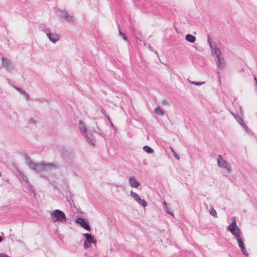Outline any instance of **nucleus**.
<instances>
[{"instance_id": "1", "label": "nucleus", "mask_w": 257, "mask_h": 257, "mask_svg": "<svg viewBox=\"0 0 257 257\" xmlns=\"http://www.w3.org/2000/svg\"><path fill=\"white\" fill-rule=\"evenodd\" d=\"M25 162L26 164L29 166V167L32 170L35 171L36 172H39L40 171H45L48 169L49 167H52L56 168L57 165L54 163H35L33 162L30 157L27 155H25Z\"/></svg>"}, {"instance_id": "2", "label": "nucleus", "mask_w": 257, "mask_h": 257, "mask_svg": "<svg viewBox=\"0 0 257 257\" xmlns=\"http://www.w3.org/2000/svg\"><path fill=\"white\" fill-rule=\"evenodd\" d=\"M50 216L54 222L62 223L66 222L67 218L64 212L59 209H55L50 213Z\"/></svg>"}, {"instance_id": "3", "label": "nucleus", "mask_w": 257, "mask_h": 257, "mask_svg": "<svg viewBox=\"0 0 257 257\" xmlns=\"http://www.w3.org/2000/svg\"><path fill=\"white\" fill-rule=\"evenodd\" d=\"M227 230L229 231L234 236L236 239L240 238L239 235L240 229L236 225L235 218L234 217H232V222L227 227Z\"/></svg>"}, {"instance_id": "4", "label": "nucleus", "mask_w": 257, "mask_h": 257, "mask_svg": "<svg viewBox=\"0 0 257 257\" xmlns=\"http://www.w3.org/2000/svg\"><path fill=\"white\" fill-rule=\"evenodd\" d=\"M83 235L85 237V239L84 242V248H88L89 247V245L92 243H94L96 246V239H94L91 233H85L83 234Z\"/></svg>"}, {"instance_id": "5", "label": "nucleus", "mask_w": 257, "mask_h": 257, "mask_svg": "<svg viewBox=\"0 0 257 257\" xmlns=\"http://www.w3.org/2000/svg\"><path fill=\"white\" fill-rule=\"evenodd\" d=\"M217 164L219 167L226 169L228 172L231 171V167L229 164L223 159L221 155H218L217 158Z\"/></svg>"}, {"instance_id": "6", "label": "nucleus", "mask_w": 257, "mask_h": 257, "mask_svg": "<svg viewBox=\"0 0 257 257\" xmlns=\"http://www.w3.org/2000/svg\"><path fill=\"white\" fill-rule=\"evenodd\" d=\"M130 194L131 197L142 206L146 207L148 206L147 201L144 199H141L137 193L132 190L130 192Z\"/></svg>"}, {"instance_id": "7", "label": "nucleus", "mask_w": 257, "mask_h": 257, "mask_svg": "<svg viewBox=\"0 0 257 257\" xmlns=\"http://www.w3.org/2000/svg\"><path fill=\"white\" fill-rule=\"evenodd\" d=\"M58 16L61 19H63L66 21L69 22H74L75 20L66 11H59L57 13Z\"/></svg>"}, {"instance_id": "8", "label": "nucleus", "mask_w": 257, "mask_h": 257, "mask_svg": "<svg viewBox=\"0 0 257 257\" xmlns=\"http://www.w3.org/2000/svg\"><path fill=\"white\" fill-rule=\"evenodd\" d=\"M76 222L87 231L90 230V226L87 220L84 218L78 217L76 219Z\"/></svg>"}, {"instance_id": "9", "label": "nucleus", "mask_w": 257, "mask_h": 257, "mask_svg": "<svg viewBox=\"0 0 257 257\" xmlns=\"http://www.w3.org/2000/svg\"><path fill=\"white\" fill-rule=\"evenodd\" d=\"M82 134L85 138L88 143L92 146H94V141L93 139L92 135L90 131H88L85 127H84Z\"/></svg>"}, {"instance_id": "10", "label": "nucleus", "mask_w": 257, "mask_h": 257, "mask_svg": "<svg viewBox=\"0 0 257 257\" xmlns=\"http://www.w3.org/2000/svg\"><path fill=\"white\" fill-rule=\"evenodd\" d=\"M2 64L8 71H11L14 68L11 61L5 57L2 58Z\"/></svg>"}, {"instance_id": "11", "label": "nucleus", "mask_w": 257, "mask_h": 257, "mask_svg": "<svg viewBox=\"0 0 257 257\" xmlns=\"http://www.w3.org/2000/svg\"><path fill=\"white\" fill-rule=\"evenodd\" d=\"M46 35L49 40L53 43H55L59 40V35L55 33L48 32Z\"/></svg>"}, {"instance_id": "12", "label": "nucleus", "mask_w": 257, "mask_h": 257, "mask_svg": "<svg viewBox=\"0 0 257 257\" xmlns=\"http://www.w3.org/2000/svg\"><path fill=\"white\" fill-rule=\"evenodd\" d=\"M128 182L130 185L134 188H138L140 185V183L138 181L135 176L130 177Z\"/></svg>"}, {"instance_id": "13", "label": "nucleus", "mask_w": 257, "mask_h": 257, "mask_svg": "<svg viewBox=\"0 0 257 257\" xmlns=\"http://www.w3.org/2000/svg\"><path fill=\"white\" fill-rule=\"evenodd\" d=\"M236 240L237 241L238 246L240 248L242 254L245 256H247L248 254L245 249L242 239L240 237L239 239H237Z\"/></svg>"}, {"instance_id": "14", "label": "nucleus", "mask_w": 257, "mask_h": 257, "mask_svg": "<svg viewBox=\"0 0 257 257\" xmlns=\"http://www.w3.org/2000/svg\"><path fill=\"white\" fill-rule=\"evenodd\" d=\"M18 174L21 179L27 183V184L29 186L30 189H32L33 188V186L31 185L27 176H26L23 172L20 171H18Z\"/></svg>"}, {"instance_id": "15", "label": "nucleus", "mask_w": 257, "mask_h": 257, "mask_svg": "<svg viewBox=\"0 0 257 257\" xmlns=\"http://www.w3.org/2000/svg\"><path fill=\"white\" fill-rule=\"evenodd\" d=\"M217 67L219 70L222 69L224 66V60L222 57L220 56L217 58Z\"/></svg>"}, {"instance_id": "16", "label": "nucleus", "mask_w": 257, "mask_h": 257, "mask_svg": "<svg viewBox=\"0 0 257 257\" xmlns=\"http://www.w3.org/2000/svg\"><path fill=\"white\" fill-rule=\"evenodd\" d=\"M236 120L238 123L242 126V127L245 130L246 132H247L248 127L246 124L244 122L243 120L239 116L235 117Z\"/></svg>"}, {"instance_id": "17", "label": "nucleus", "mask_w": 257, "mask_h": 257, "mask_svg": "<svg viewBox=\"0 0 257 257\" xmlns=\"http://www.w3.org/2000/svg\"><path fill=\"white\" fill-rule=\"evenodd\" d=\"M211 53L212 55H214L216 58L221 56V53L220 50L217 47H214L212 48Z\"/></svg>"}, {"instance_id": "18", "label": "nucleus", "mask_w": 257, "mask_h": 257, "mask_svg": "<svg viewBox=\"0 0 257 257\" xmlns=\"http://www.w3.org/2000/svg\"><path fill=\"white\" fill-rule=\"evenodd\" d=\"M14 87L17 91H18L21 94L24 95L26 97L27 100H29V94L26 92V91H25L24 90L22 89L21 88L15 86H14Z\"/></svg>"}, {"instance_id": "19", "label": "nucleus", "mask_w": 257, "mask_h": 257, "mask_svg": "<svg viewBox=\"0 0 257 257\" xmlns=\"http://www.w3.org/2000/svg\"><path fill=\"white\" fill-rule=\"evenodd\" d=\"M185 39L188 42L191 43L195 42L196 40V37L190 34H188L186 35Z\"/></svg>"}, {"instance_id": "20", "label": "nucleus", "mask_w": 257, "mask_h": 257, "mask_svg": "<svg viewBox=\"0 0 257 257\" xmlns=\"http://www.w3.org/2000/svg\"><path fill=\"white\" fill-rule=\"evenodd\" d=\"M39 28L41 31L45 32L46 35H47L48 32H50L49 28L46 27V26L44 24H42L41 26H40Z\"/></svg>"}, {"instance_id": "21", "label": "nucleus", "mask_w": 257, "mask_h": 257, "mask_svg": "<svg viewBox=\"0 0 257 257\" xmlns=\"http://www.w3.org/2000/svg\"><path fill=\"white\" fill-rule=\"evenodd\" d=\"M143 149L145 152L148 154H152L154 152L153 149L147 145L144 146Z\"/></svg>"}, {"instance_id": "22", "label": "nucleus", "mask_w": 257, "mask_h": 257, "mask_svg": "<svg viewBox=\"0 0 257 257\" xmlns=\"http://www.w3.org/2000/svg\"><path fill=\"white\" fill-rule=\"evenodd\" d=\"M155 112L159 115H163L164 114V110L159 106H158L155 109Z\"/></svg>"}, {"instance_id": "23", "label": "nucleus", "mask_w": 257, "mask_h": 257, "mask_svg": "<svg viewBox=\"0 0 257 257\" xmlns=\"http://www.w3.org/2000/svg\"><path fill=\"white\" fill-rule=\"evenodd\" d=\"M118 30H119V35L122 37V39L125 41L126 42H128V39L126 35L124 33H122L119 29V25H117Z\"/></svg>"}, {"instance_id": "24", "label": "nucleus", "mask_w": 257, "mask_h": 257, "mask_svg": "<svg viewBox=\"0 0 257 257\" xmlns=\"http://www.w3.org/2000/svg\"><path fill=\"white\" fill-rule=\"evenodd\" d=\"M163 208H164V210H165V211L169 214L173 215L172 214V213L169 211V209L168 208V207L167 206V203H166V202L164 201L163 203Z\"/></svg>"}, {"instance_id": "25", "label": "nucleus", "mask_w": 257, "mask_h": 257, "mask_svg": "<svg viewBox=\"0 0 257 257\" xmlns=\"http://www.w3.org/2000/svg\"><path fill=\"white\" fill-rule=\"evenodd\" d=\"M170 150H171V151L172 153H173V154L174 156L175 157V158L177 160H179V159H180L179 156V155L177 154V153L174 151V150L173 148L172 147H171V146H170Z\"/></svg>"}, {"instance_id": "26", "label": "nucleus", "mask_w": 257, "mask_h": 257, "mask_svg": "<svg viewBox=\"0 0 257 257\" xmlns=\"http://www.w3.org/2000/svg\"><path fill=\"white\" fill-rule=\"evenodd\" d=\"M210 214L214 217H217V212L213 207H211L209 211Z\"/></svg>"}, {"instance_id": "27", "label": "nucleus", "mask_w": 257, "mask_h": 257, "mask_svg": "<svg viewBox=\"0 0 257 257\" xmlns=\"http://www.w3.org/2000/svg\"><path fill=\"white\" fill-rule=\"evenodd\" d=\"M66 199H67V201L68 202L69 204L71 206H72V204H74V201L72 198V195L71 194H70L69 196H67Z\"/></svg>"}, {"instance_id": "28", "label": "nucleus", "mask_w": 257, "mask_h": 257, "mask_svg": "<svg viewBox=\"0 0 257 257\" xmlns=\"http://www.w3.org/2000/svg\"><path fill=\"white\" fill-rule=\"evenodd\" d=\"M190 84H194L197 86H201L202 84H204V82H196V81H191L189 80H188Z\"/></svg>"}, {"instance_id": "29", "label": "nucleus", "mask_w": 257, "mask_h": 257, "mask_svg": "<svg viewBox=\"0 0 257 257\" xmlns=\"http://www.w3.org/2000/svg\"><path fill=\"white\" fill-rule=\"evenodd\" d=\"M79 129L82 133V131H83V128L85 127V126L81 120L79 121Z\"/></svg>"}, {"instance_id": "30", "label": "nucleus", "mask_w": 257, "mask_h": 257, "mask_svg": "<svg viewBox=\"0 0 257 257\" xmlns=\"http://www.w3.org/2000/svg\"><path fill=\"white\" fill-rule=\"evenodd\" d=\"M101 112L105 116H106V114L105 113V110L101 108Z\"/></svg>"}, {"instance_id": "31", "label": "nucleus", "mask_w": 257, "mask_h": 257, "mask_svg": "<svg viewBox=\"0 0 257 257\" xmlns=\"http://www.w3.org/2000/svg\"><path fill=\"white\" fill-rule=\"evenodd\" d=\"M0 256H1V257H11L5 253H0Z\"/></svg>"}, {"instance_id": "32", "label": "nucleus", "mask_w": 257, "mask_h": 257, "mask_svg": "<svg viewBox=\"0 0 257 257\" xmlns=\"http://www.w3.org/2000/svg\"><path fill=\"white\" fill-rule=\"evenodd\" d=\"M207 42H208V44L211 43V41L210 40V37L209 35H208Z\"/></svg>"}, {"instance_id": "33", "label": "nucleus", "mask_w": 257, "mask_h": 257, "mask_svg": "<svg viewBox=\"0 0 257 257\" xmlns=\"http://www.w3.org/2000/svg\"><path fill=\"white\" fill-rule=\"evenodd\" d=\"M30 123H34L35 122L34 119L33 118H30L29 120Z\"/></svg>"}, {"instance_id": "34", "label": "nucleus", "mask_w": 257, "mask_h": 257, "mask_svg": "<svg viewBox=\"0 0 257 257\" xmlns=\"http://www.w3.org/2000/svg\"><path fill=\"white\" fill-rule=\"evenodd\" d=\"M208 45H209V47H210V48L211 50L212 49V48H213V46H212V43H210V44H208Z\"/></svg>"}, {"instance_id": "35", "label": "nucleus", "mask_w": 257, "mask_h": 257, "mask_svg": "<svg viewBox=\"0 0 257 257\" xmlns=\"http://www.w3.org/2000/svg\"><path fill=\"white\" fill-rule=\"evenodd\" d=\"M107 118V119L109 121L110 120V119L108 115H106V116H105Z\"/></svg>"}, {"instance_id": "36", "label": "nucleus", "mask_w": 257, "mask_h": 257, "mask_svg": "<svg viewBox=\"0 0 257 257\" xmlns=\"http://www.w3.org/2000/svg\"><path fill=\"white\" fill-rule=\"evenodd\" d=\"M109 123H110V125H111L112 126H113V127L114 126H113V124L112 122H111V120H109Z\"/></svg>"}, {"instance_id": "37", "label": "nucleus", "mask_w": 257, "mask_h": 257, "mask_svg": "<svg viewBox=\"0 0 257 257\" xmlns=\"http://www.w3.org/2000/svg\"><path fill=\"white\" fill-rule=\"evenodd\" d=\"M254 80H255V84H256V85L257 86V79L255 77H254Z\"/></svg>"}, {"instance_id": "38", "label": "nucleus", "mask_w": 257, "mask_h": 257, "mask_svg": "<svg viewBox=\"0 0 257 257\" xmlns=\"http://www.w3.org/2000/svg\"><path fill=\"white\" fill-rule=\"evenodd\" d=\"M3 240V238L0 235V242H1Z\"/></svg>"}, {"instance_id": "39", "label": "nucleus", "mask_w": 257, "mask_h": 257, "mask_svg": "<svg viewBox=\"0 0 257 257\" xmlns=\"http://www.w3.org/2000/svg\"><path fill=\"white\" fill-rule=\"evenodd\" d=\"M167 103V101L166 100H164L163 103V104H165V103Z\"/></svg>"}]
</instances>
